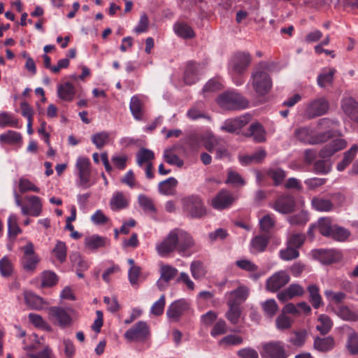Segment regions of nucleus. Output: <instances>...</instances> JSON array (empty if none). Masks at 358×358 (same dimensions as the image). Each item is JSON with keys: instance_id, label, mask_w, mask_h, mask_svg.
Masks as SVG:
<instances>
[{"instance_id": "obj_1", "label": "nucleus", "mask_w": 358, "mask_h": 358, "mask_svg": "<svg viewBox=\"0 0 358 358\" xmlns=\"http://www.w3.org/2000/svg\"><path fill=\"white\" fill-rule=\"evenodd\" d=\"M194 244V241L189 233L180 229H174L156 243L155 250L162 257H169L174 252H178L182 256H189L187 252Z\"/></svg>"}, {"instance_id": "obj_2", "label": "nucleus", "mask_w": 358, "mask_h": 358, "mask_svg": "<svg viewBox=\"0 0 358 358\" xmlns=\"http://www.w3.org/2000/svg\"><path fill=\"white\" fill-rule=\"evenodd\" d=\"M251 58L249 54L238 52L229 62V72L236 85H241L244 80L241 77L249 66Z\"/></svg>"}, {"instance_id": "obj_3", "label": "nucleus", "mask_w": 358, "mask_h": 358, "mask_svg": "<svg viewBox=\"0 0 358 358\" xmlns=\"http://www.w3.org/2000/svg\"><path fill=\"white\" fill-rule=\"evenodd\" d=\"M15 202L17 206L21 208V213L24 215H31L38 217L43 211L42 199L35 195H28L24 197L26 204H22L20 196L17 192H14Z\"/></svg>"}, {"instance_id": "obj_4", "label": "nucleus", "mask_w": 358, "mask_h": 358, "mask_svg": "<svg viewBox=\"0 0 358 358\" xmlns=\"http://www.w3.org/2000/svg\"><path fill=\"white\" fill-rule=\"evenodd\" d=\"M75 166L78 175L76 184L78 187L87 189L95 183L91 179V163L89 158L79 156L76 159Z\"/></svg>"}, {"instance_id": "obj_5", "label": "nucleus", "mask_w": 358, "mask_h": 358, "mask_svg": "<svg viewBox=\"0 0 358 358\" xmlns=\"http://www.w3.org/2000/svg\"><path fill=\"white\" fill-rule=\"evenodd\" d=\"M250 83L255 92L260 96L266 94L272 87L271 77L266 71L260 69L252 72Z\"/></svg>"}, {"instance_id": "obj_6", "label": "nucleus", "mask_w": 358, "mask_h": 358, "mask_svg": "<svg viewBox=\"0 0 358 358\" xmlns=\"http://www.w3.org/2000/svg\"><path fill=\"white\" fill-rule=\"evenodd\" d=\"M217 103L224 110H240L248 107V101L236 92H227L217 99Z\"/></svg>"}, {"instance_id": "obj_7", "label": "nucleus", "mask_w": 358, "mask_h": 358, "mask_svg": "<svg viewBox=\"0 0 358 358\" xmlns=\"http://www.w3.org/2000/svg\"><path fill=\"white\" fill-rule=\"evenodd\" d=\"M184 211L191 217L200 218L206 214V208L201 199L196 195H189L181 199Z\"/></svg>"}, {"instance_id": "obj_8", "label": "nucleus", "mask_w": 358, "mask_h": 358, "mask_svg": "<svg viewBox=\"0 0 358 358\" xmlns=\"http://www.w3.org/2000/svg\"><path fill=\"white\" fill-rule=\"evenodd\" d=\"M262 358H287L289 355L282 341H274L262 345Z\"/></svg>"}, {"instance_id": "obj_9", "label": "nucleus", "mask_w": 358, "mask_h": 358, "mask_svg": "<svg viewBox=\"0 0 358 358\" xmlns=\"http://www.w3.org/2000/svg\"><path fill=\"white\" fill-rule=\"evenodd\" d=\"M21 250L23 252L21 259L22 268L27 272L33 273L40 262L39 256L34 252V244L29 241L21 248Z\"/></svg>"}, {"instance_id": "obj_10", "label": "nucleus", "mask_w": 358, "mask_h": 358, "mask_svg": "<svg viewBox=\"0 0 358 358\" xmlns=\"http://www.w3.org/2000/svg\"><path fill=\"white\" fill-rule=\"evenodd\" d=\"M73 312L71 309L66 310L60 307L54 306L49 308L48 317L53 324H58L64 328L71 324L73 321L71 313Z\"/></svg>"}, {"instance_id": "obj_11", "label": "nucleus", "mask_w": 358, "mask_h": 358, "mask_svg": "<svg viewBox=\"0 0 358 358\" xmlns=\"http://www.w3.org/2000/svg\"><path fill=\"white\" fill-rule=\"evenodd\" d=\"M294 134L300 141L308 144L320 143L334 136L331 130L328 131L327 133L315 136L313 134V131L307 127L299 128L295 131Z\"/></svg>"}, {"instance_id": "obj_12", "label": "nucleus", "mask_w": 358, "mask_h": 358, "mask_svg": "<svg viewBox=\"0 0 358 358\" xmlns=\"http://www.w3.org/2000/svg\"><path fill=\"white\" fill-rule=\"evenodd\" d=\"M150 328L144 321L138 322L124 333V338L129 341H143L150 336Z\"/></svg>"}, {"instance_id": "obj_13", "label": "nucleus", "mask_w": 358, "mask_h": 358, "mask_svg": "<svg viewBox=\"0 0 358 358\" xmlns=\"http://www.w3.org/2000/svg\"><path fill=\"white\" fill-rule=\"evenodd\" d=\"M329 107V102L324 97L315 99L306 105L305 115L308 118L321 116L328 111Z\"/></svg>"}, {"instance_id": "obj_14", "label": "nucleus", "mask_w": 358, "mask_h": 358, "mask_svg": "<svg viewBox=\"0 0 358 358\" xmlns=\"http://www.w3.org/2000/svg\"><path fill=\"white\" fill-rule=\"evenodd\" d=\"M189 308V303L185 299L176 300L168 307L166 315L171 322H177Z\"/></svg>"}, {"instance_id": "obj_15", "label": "nucleus", "mask_w": 358, "mask_h": 358, "mask_svg": "<svg viewBox=\"0 0 358 358\" xmlns=\"http://www.w3.org/2000/svg\"><path fill=\"white\" fill-rule=\"evenodd\" d=\"M295 206V200L292 196L282 195L273 202L271 207L281 214H288L294 211Z\"/></svg>"}, {"instance_id": "obj_16", "label": "nucleus", "mask_w": 358, "mask_h": 358, "mask_svg": "<svg viewBox=\"0 0 358 358\" xmlns=\"http://www.w3.org/2000/svg\"><path fill=\"white\" fill-rule=\"evenodd\" d=\"M160 277L157 281V286L160 290H164L178 273L177 268L166 264L159 265Z\"/></svg>"}, {"instance_id": "obj_17", "label": "nucleus", "mask_w": 358, "mask_h": 358, "mask_svg": "<svg viewBox=\"0 0 358 358\" xmlns=\"http://www.w3.org/2000/svg\"><path fill=\"white\" fill-rule=\"evenodd\" d=\"M250 120L251 116L248 114L236 118L228 119L224 122L220 129L226 132L234 133L248 124Z\"/></svg>"}, {"instance_id": "obj_18", "label": "nucleus", "mask_w": 358, "mask_h": 358, "mask_svg": "<svg viewBox=\"0 0 358 358\" xmlns=\"http://www.w3.org/2000/svg\"><path fill=\"white\" fill-rule=\"evenodd\" d=\"M290 278L289 275L284 271L275 273L266 281V288L271 292H276L287 285Z\"/></svg>"}, {"instance_id": "obj_19", "label": "nucleus", "mask_w": 358, "mask_h": 358, "mask_svg": "<svg viewBox=\"0 0 358 358\" xmlns=\"http://www.w3.org/2000/svg\"><path fill=\"white\" fill-rule=\"evenodd\" d=\"M130 201L129 194L120 191H115L110 200V208L113 211L120 210L126 208Z\"/></svg>"}, {"instance_id": "obj_20", "label": "nucleus", "mask_w": 358, "mask_h": 358, "mask_svg": "<svg viewBox=\"0 0 358 358\" xmlns=\"http://www.w3.org/2000/svg\"><path fill=\"white\" fill-rule=\"evenodd\" d=\"M249 295V289L245 286H240L238 289L226 294L227 305H235L240 306Z\"/></svg>"}, {"instance_id": "obj_21", "label": "nucleus", "mask_w": 358, "mask_h": 358, "mask_svg": "<svg viewBox=\"0 0 358 358\" xmlns=\"http://www.w3.org/2000/svg\"><path fill=\"white\" fill-rule=\"evenodd\" d=\"M234 201L233 195L227 190L220 191L212 200V206L217 210L229 207Z\"/></svg>"}, {"instance_id": "obj_22", "label": "nucleus", "mask_w": 358, "mask_h": 358, "mask_svg": "<svg viewBox=\"0 0 358 358\" xmlns=\"http://www.w3.org/2000/svg\"><path fill=\"white\" fill-rule=\"evenodd\" d=\"M107 244L108 239L97 234L87 235L84 238V247L90 252H94L99 248H104Z\"/></svg>"}, {"instance_id": "obj_23", "label": "nucleus", "mask_w": 358, "mask_h": 358, "mask_svg": "<svg viewBox=\"0 0 358 358\" xmlns=\"http://www.w3.org/2000/svg\"><path fill=\"white\" fill-rule=\"evenodd\" d=\"M343 112L352 120H358V103L352 97H345L341 102Z\"/></svg>"}, {"instance_id": "obj_24", "label": "nucleus", "mask_w": 358, "mask_h": 358, "mask_svg": "<svg viewBox=\"0 0 358 358\" xmlns=\"http://www.w3.org/2000/svg\"><path fill=\"white\" fill-rule=\"evenodd\" d=\"M347 145L346 141L342 138H336L327 144L320 152V156L327 158L332 156L336 152L343 150Z\"/></svg>"}, {"instance_id": "obj_25", "label": "nucleus", "mask_w": 358, "mask_h": 358, "mask_svg": "<svg viewBox=\"0 0 358 358\" xmlns=\"http://www.w3.org/2000/svg\"><path fill=\"white\" fill-rule=\"evenodd\" d=\"M304 293V289L302 286L299 284H292L287 289L280 292L277 297L279 301L285 302L296 296L303 295Z\"/></svg>"}, {"instance_id": "obj_26", "label": "nucleus", "mask_w": 358, "mask_h": 358, "mask_svg": "<svg viewBox=\"0 0 358 358\" xmlns=\"http://www.w3.org/2000/svg\"><path fill=\"white\" fill-rule=\"evenodd\" d=\"M201 71L200 64L189 63L185 71L184 81L187 85H192L198 80V76Z\"/></svg>"}, {"instance_id": "obj_27", "label": "nucleus", "mask_w": 358, "mask_h": 358, "mask_svg": "<svg viewBox=\"0 0 358 358\" xmlns=\"http://www.w3.org/2000/svg\"><path fill=\"white\" fill-rule=\"evenodd\" d=\"M235 264L239 268L251 273L250 277L255 280H257L262 273L257 272L258 266L252 261L247 259H240L236 261Z\"/></svg>"}, {"instance_id": "obj_28", "label": "nucleus", "mask_w": 358, "mask_h": 358, "mask_svg": "<svg viewBox=\"0 0 358 358\" xmlns=\"http://www.w3.org/2000/svg\"><path fill=\"white\" fill-rule=\"evenodd\" d=\"M282 312L285 315L289 313L298 315L301 313H310V307L305 302L299 303L296 305L292 303H289L283 307Z\"/></svg>"}, {"instance_id": "obj_29", "label": "nucleus", "mask_w": 358, "mask_h": 358, "mask_svg": "<svg viewBox=\"0 0 358 358\" xmlns=\"http://www.w3.org/2000/svg\"><path fill=\"white\" fill-rule=\"evenodd\" d=\"M246 136H250L257 143H262L266 141V131L258 122L252 123L248 129Z\"/></svg>"}, {"instance_id": "obj_30", "label": "nucleus", "mask_w": 358, "mask_h": 358, "mask_svg": "<svg viewBox=\"0 0 358 358\" xmlns=\"http://www.w3.org/2000/svg\"><path fill=\"white\" fill-rule=\"evenodd\" d=\"M75 94V87L70 83H65L57 86V96L64 101H72Z\"/></svg>"}, {"instance_id": "obj_31", "label": "nucleus", "mask_w": 358, "mask_h": 358, "mask_svg": "<svg viewBox=\"0 0 358 358\" xmlns=\"http://www.w3.org/2000/svg\"><path fill=\"white\" fill-rule=\"evenodd\" d=\"M25 303L32 309L41 310L45 307V302L44 300L31 292H25L24 293Z\"/></svg>"}, {"instance_id": "obj_32", "label": "nucleus", "mask_w": 358, "mask_h": 358, "mask_svg": "<svg viewBox=\"0 0 358 358\" xmlns=\"http://www.w3.org/2000/svg\"><path fill=\"white\" fill-rule=\"evenodd\" d=\"M336 315L343 320L355 322L358 320V312L348 306H341L334 310Z\"/></svg>"}, {"instance_id": "obj_33", "label": "nucleus", "mask_w": 358, "mask_h": 358, "mask_svg": "<svg viewBox=\"0 0 358 358\" xmlns=\"http://www.w3.org/2000/svg\"><path fill=\"white\" fill-rule=\"evenodd\" d=\"M335 341L332 336L317 337L314 341V348L320 352H327L334 348Z\"/></svg>"}, {"instance_id": "obj_34", "label": "nucleus", "mask_w": 358, "mask_h": 358, "mask_svg": "<svg viewBox=\"0 0 358 358\" xmlns=\"http://www.w3.org/2000/svg\"><path fill=\"white\" fill-rule=\"evenodd\" d=\"M178 181L175 178L170 177L159 183V192L164 195H173L175 194Z\"/></svg>"}, {"instance_id": "obj_35", "label": "nucleus", "mask_w": 358, "mask_h": 358, "mask_svg": "<svg viewBox=\"0 0 358 358\" xmlns=\"http://www.w3.org/2000/svg\"><path fill=\"white\" fill-rule=\"evenodd\" d=\"M187 116L192 120H196L199 118H206L210 120L206 115L203 103H197L192 106L187 112Z\"/></svg>"}, {"instance_id": "obj_36", "label": "nucleus", "mask_w": 358, "mask_h": 358, "mask_svg": "<svg viewBox=\"0 0 358 358\" xmlns=\"http://www.w3.org/2000/svg\"><path fill=\"white\" fill-rule=\"evenodd\" d=\"M313 208L320 212H328L333 209V203L329 199L322 197H314L311 201Z\"/></svg>"}, {"instance_id": "obj_37", "label": "nucleus", "mask_w": 358, "mask_h": 358, "mask_svg": "<svg viewBox=\"0 0 358 358\" xmlns=\"http://www.w3.org/2000/svg\"><path fill=\"white\" fill-rule=\"evenodd\" d=\"M345 348L350 355H358V333L353 329L348 334Z\"/></svg>"}, {"instance_id": "obj_38", "label": "nucleus", "mask_w": 358, "mask_h": 358, "mask_svg": "<svg viewBox=\"0 0 358 358\" xmlns=\"http://www.w3.org/2000/svg\"><path fill=\"white\" fill-rule=\"evenodd\" d=\"M155 158L154 152L148 149L141 148L136 154V162L139 166L152 164V161Z\"/></svg>"}, {"instance_id": "obj_39", "label": "nucleus", "mask_w": 358, "mask_h": 358, "mask_svg": "<svg viewBox=\"0 0 358 358\" xmlns=\"http://www.w3.org/2000/svg\"><path fill=\"white\" fill-rule=\"evenodd\" d=\"M92 142L97 149H101L109 143L110 140V133L103 131L95 133L92 136Z\"/></svg>"}, {"instance_id": "obj_40", "label": "nucleus", "mask_w": 358, "mask_h": 358, "mask_svg": "<svg viewBox=\"0 0 358 358\" xmlns=\"http://www.w3.org/2000/svg\"><path fill=\"white\" fill-rule=\"evenodd\" d=\"M175 33L183 38H192L194 36V32L191 27L186 23L178 22L174 24Z\"/></svg>"}, {"instance_id": "obj_41", "label": "nucleus", "mask_w": 358, "mask_h": 358, "mask_svg": "<svg viewBox=\"0 0 358 358\" xmlns=\"http://www.w3.org/2000/svg\"><path fill=\"white\" fill-rule=\"evenodd\" d=\"M316 329L323 335L328 334L333 326V322L330 317L324 314H322L318 317Z\"/></svg>"}, {"instance_id": "obj_42", "label": "nucleus", "mask_w": 358, "mask_h": 358, "mask_svg": "<svg viewBox=\"0 0 358 358\" xmlns=\"http://www.w3.org/2000/svg\"><path fill=\"white\" fill-rule=\"evenodd\" d=\"M190 272L192 276L195 280L203 279L207 271L203 263L200 261H193L190 264Z\"/></svg>"}, {"instance_id": "obj_43", "label": "nucleus", "mask_w": 358, "mask_h": 358, "mask_svg": "<svg viewBox=\"0 0 358 358\" xmlns=\"http://www.w3.org/2000/svg\"><path fill=\"white\" fill-rule=\"evenodd\" d=\"M129 108L134 117L139 120L143 115V102L137 96H134L131 99Z\"/></svg>"}, {"instance_id": "obj_44", "label": "nucleus", "mask_w": 358, "mask_h": 358, "mask_svg": "<svg viewBox=\"0 0 358 358\" xmlns=\"http://www.w3.org/2000/svg\"><path fill=\"white\" fill-rule=\"evenodd\" d=\"M0 142L6 144H17L22 142V136L20 133L9 130L0 135Z\"/></svg>"}, {"instance_id": "obj_45", "label": "nucleus", "mask_w": 358, "mask_h": 358, "mask_svg": "<svg viewBox=\"0 0 358 358\" xmlns=\"http://www.w3.org/2000/svg\"><path fill=\"white\" fill-rule=\"evenodd\" d=\"M6 127L18 128V120L12 113L0 112V127Z\"/></svg>"}, {"instance_id": "obj_46", "label": "nucleus", "mask_w": 358, "mask_h": 358, "mask_svg": "<svg viewBox=\"0 0 358 358\" xmlns=\"http://www.w3.org/2000/svg\"><path fill=\"white\" fill-rule=\"evenodd\" d=\"M317 227L319 231L325 236H330L334 226L331 224V220L329 217H322L318 220Z\"/></svg>"}, {"instance_id": "obj_47", "label": "nucleus", "mask_w": 358, "mask_h": 358, "mask_svg": "<svg viewBox=\"0 0 358 358\" xmlns=\"http://www.w3.org/2000/svg\"><path fill=\"white\" fill-rule=\"evenodd\" d=\"M14 271L13 264L8 256H4L0 259V274L4 278L12 275Z\"/></svg>"}, {"instance_id": "obj_48", "label": "nucleus", "mask_w": 358, "mask_h": 358, "mask_svg": "<svg viewBox=\"0 0 358 358\" xmlns=\"http://www.w3.org/2000/svg\"><path fill=\"white\" fill-rule=\"evenodd\" d=\"M229 310L225 314L226 318L232 324H236L241 318L242 311L240 306L235 305H227Z\"/></svg>"}, {"instance_id": "obj_49", "label": "nucleus", "mask_w": 358, "mask_h": 358, "mask_svg": "<svg viewBox=\"0 0 358 358\" xmlns=\"http://www.w3.org/2000/svg\"><path fill=\"white\" fill-rule=\"evenodd\" d=\"M200 139L206 149L212 152L217 144V140L210 131H206L200 136Z\"/></svg>"}, {"instance_id": "obj_50", "label": "nucleus", "mask_w": 358, "mask_h": 358, "mask_svg": "<svg viewBox=\"0 0 358 358\" xmlns=\"http://www.w3.org/2000/svg\"><path fill=\"white\" fill-rule=\"evenodd\" d=\"M19 190L21 193L27 192H39L40 188L31 180L24 177H21L18 182Z\"/></svg>"}, {"instance_id": "obj_51", "label": "nucleus", "mask_w": 358, "mask_h": 358, "mask_svg": "<svg viewBox=\"0 0 358 358\" xmlns=\"http://www.w3.org/2000/svg\"><path fill=\"white\" fill-rule=\"evenodd\" d=\"M243 339L241 336L236 334H229L219 341L218 344L224 348L231 345H239L243 343Z\"/></svg>"}, {"instance_id": "obj_52", "label": "nucleus", "mask_w": 358, "mask_h": 358, "mask_svg": "<svg viewBox=\"0 0 358 358\" xmlns=\"http://www.w3.org/2000/svg\"><path fill=\"white\" fill-rule=\"evenodd\" d=\"M268 243L265 236H257L251 241V252L252 253L259 252L264 250Z\"/></svg>"}, {"instance_id": "obj_53", "label": "nucleus", "mask_w": 358, "mask_h": 358, "mask_svg": "<svg viewBox=\"0 0 358 358\" xmlns=\"http://www.w3.org/2000/svg\"><path fill=\"white\" fill-rule=\"evenodd\" d=\"M29 322L36 327L44 329L46 331H51V327L43 319V317L35 313H30L28 315Z\"/></svg>"}, {"instance_id": "obj_54", "label": "nucleus", "mask_w": 358, "mask_h": 358, "mask_svg": "<svg viewBox=\"0 0 358 358\" xmlns=\"http://www.w3.org/2000/svg\"><path fill=\"white\" fill-rule=\"evenodd\" d=\"M18 217L17 215L12 213L8 219V232L10 236H16L21 233V229L17 224Z\"/></svg>"}, {"instance_id": "obj_55", "label": "nucleus", "mask_w": 358, "mask_h": 358, "mask_svg": "<svg viewBox=\"0 0 358 358\" xmlns=\"http://www.w3.org/2000/svg\"><path fill=\"white\" fill-rule=\"evenodd\" d=\"M41 287H52L55 285L57 282V278L56 274L50 271H45L41 273Z\"/></svg>"}, {"instance_id": "obj_56", "label": "nucleus", "mask_w": 358, "mask_h": 358, "mask_svg": "<svg viewBox=\"0 0 358 358\" xmlns=\"http://www.w3.org/2000/svg\"><path fill=\"white\" fill-rule=\"evenodd\" d=\"M307 337L306 330L296 331L293 333V337L289 338V342L295 346L301 347L306 343Z\"/></svg>"}, {"instance_id": "obj_57", "label": "nucleus", "mask_w": 358, "mask_h": 358, "mask_svg": "<svg viewBox=\"0 0 358 358\" xmlns=\"http://www.w3.org/2000/svg\"><path fill=\"white\" fill-rule=\"evenodd\" d=\"M164 161L170 165H176L178 167L182 166L183 161L171 150H165L163 154Z\"/></svg>"}, {"instance_id": "obj_58", "label": "nucleus", "mask_w": 358, "mask_h": 358, "mask_svg": "<svg viewBox=\"0 0 358 358\" xmlns=\"http://www.w3.org/2000/svg\"><path fill=\"white\" fill-rule=\"evenodd\" d=\"M262 308L264 314L269 317L274 316L278 310V306L274 299H268L262 303Z\"/></svg>"}, {"instance_id": "obj_59", "label": "nucleus", "mask_w": 358, "mask_h": 358, "mask_svg": "<svg viewBox=\"0 0 358 358\" xmlns=\"http://www.w3.org/2000/svg\"><path fill=\"white\" fill-rule=\"evenodd\" d=\"M335 71H336L334 69L324 70L322 73L319 75L317 78L318 85L320 87H324L327 85L330 84L333 80Z\"/></svg>"}, {"instance_id": "obj_60", "label": "nucleus", "mask_w": 358, "mask_h": 358, "mask_svg": "<svg viewBox=\"0 0 358 358\" xmlns=\"http://www.w3.org/2000/svg\"><path fill=\"white\" fill-rule=\"evenodd\" d=\"M138 202L144 211L150 213L155 211V204L150 197L140 194L138 197Z\"/></svg>"}, {"instance_id": "obj_61", "label": "nucleus", "mask_w": 358, "mask_h": 358, "mask_svg": "<svg viewBox=\"0 0 358 358\" xmlns=\"http://www.w3.org/2000/svg\"><path fill=\"white\" fill-rule=\"evenodd\" d=\"M292 320L285 313H282L276 318L275 326L280 331H284L289 329L292 327Z\"/></svg>"}, {"instance_id": "obj_62", "label": "nucleus", "mask_w": 358, "mask_h": 358, "mask_svg": "<svg viewBox=\"0 0 358 358\" xmlns=\"http://www.w3.org/2000/svg\"><path fill=\"white\" fill-rule=\"evenodd\" d=\"M299 252L296 248L287 244V248L280 251V256L285 261H289L299 257Z\"/></svg>"}, {"instance_id": "obj_63", "label": "nucleus", "mask_w": 358, "mask_h": 358, "mask_svg": "<svg viewBox=\"0 0 358 358\" xmlns=\"http://www.w3.org/2000/svg\"><path fill=\"white\" fill-rule=\"evenodd\" d=\"M308 290L310 293V301L313 307L315 308H319L322 304V298L319 294V288L316 285H312L308 287Z\"/></svg>"}, {"instance_id": "obj_64", "label": "nucleus", "mask_w": 358, "mask_h": 358, "mask_svg": "<svg viewBox=\"0 0 358 358\" xmlns=\"http://www.w3.org/2000/svg\"><path fill=\"white\" fill-rule=\"evenodd\" d=\"M66 244L62 242L58 241L53 249V253L55 257L60 262H64L66 258Z\"/></svg>"}]
</instances>
